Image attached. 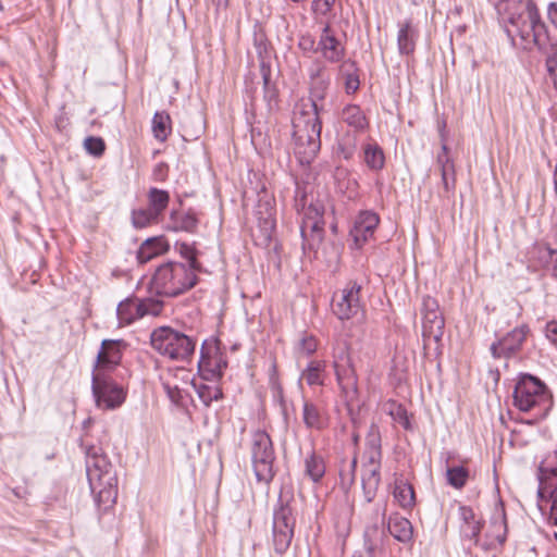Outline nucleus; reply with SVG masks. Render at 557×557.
<instances>
[{
	"label": "nucleus",
	"instance_id": "nucleus-1",
	"mask_svg": "<svg viewBox=\"0 0 557 557\" xmlns=\"http://www.w3.org/2000/svg\"><path fill=\"white\" fill-rule=\"evenodd\" d=\"M507 34L524 50L537 48L547 55L548 75L557 89V48L552 40L545 23L542 21L535 3L531 0L515 3L508 13Z\"/></svg>",
	"mask_w": 557,
	"mask_h": 557
},
{
	"label": "nucleus",
	"instance_id": "nucleus-2",
	"mask_svg": "<svg viewBox=\"0 0 557 557\" xmlns=\"http://www.w3.org/2000/svg\"><path fill=\"white\" fill-rule=\"evenodd\" d=\"M321 71L320 69L317 74H311L312 84H315L311 88V98L301 100L293 119L294 150L301 164H309L321 147L322 125L315 101L324 97V83L317 81Z\"/></svg>",
	"mask_w": 557,
	"mask_h": 557
},
{
	"label": "nucleus",
	"instance_id": "nucleus-3",
	"mask_svg": "<svg viewBox=\"0 0 557 557\" xmlns=\"http://www.w3.org/2000/svg\"><path fill=\"white\" fill-rule=\"evenodd\" d=\"M99 450L94 447L87 450L86 472L97 506L107 509L116 500L117 478L108 458Z\"/></svg>",
	"mask_w": 557,
	"mask_h": 557
},
{
	"label": "nucleus",
	"instance_id": "nucleus-4",
	"mask_svg": "<svg viewBox=\"0 0 557 557\" xmlns=\"http://www.w3.org/2000/svg\"><path fill=\"white\" fill-rule=\"evenodd\" d=\"M197 283L193 269L181 262H166L154 271L149 289L159 296L175 297L194 287Z\"/></svg>",
	"mask_w": 557,
	"mask_h": 557
},
{
	"label": "nucleus",
	"instance_id": "nucleus-5",
	"mask_svg": "<svg viewBox=\"0 0 557 557\" xmlns=\"http://www.w3.org/2000/svg\"><path fill=\"white\" fill-rule=\"evenodd\" d=\"M152 348L163 357L174 361L186 362L196 349V339L170 326H160L150 335Z\"/></svg>",
	"mask_w": 557,
	"mask_h": 557
},
{
	"label": "nucleus",
	"instance_id": "nucleus-6",
	"mask_svg": "<svg viewBox=\"0 0 557 557\" xmlns=\"http://www.w3.org/2000/svg\"><path fill=\"white\" fill-rule=\"evenodd\" d=\"M513 404L520 411L537 410L536 416L545 417L552 406V396L537 377L522 374L513 391Z\"/></svg>",
	"mask_w": 557,
	"mask_h": 557
},
{
	"label": "nucleus",
	"instance_id": "nucleus-7",
	"mask_svg": "<svg viewBox=\"0 0 557 557\" xmlns=\"http://www.w3.org/2000/svg\"><path fill=\"white\" fill-rule=\"evenodd\" d=\"M251 460L257 480L270 483L275 475V453L272 440L265 431L259 430L252 435Z\"/></svg>",
	"mask_w": 557,
	"mask_h": 557
},
{
	"label": "nucleus",
	"instance_id": "nucleus-8",
	"mask_svg": "<svg viewBox=\"0 0 557 557\" xmlns=\"http://www.w3.org/2000/svg\"><path fill=\"white\" fill-rule=\"evenodd\" d=\"M333 367L337 383L347 401L357 398V376L351 364L349 347L346 343L337 345L333 350Z\"/></svg>",
	"mask_w": 557,
	"mask_h": 557
},
{
	"label": "nucleus",
	"instance_id": "nucleus-9",
	"mask_svg": "<svg viewBox=\"0 0 557 557\" xmlns=\"http://www.w3.org/2000/svg\"><path fill=\"white\" fill-rule=\"evenodd\" d=\"M296 519L289 503L280 499L277 508L273 513V545L278 554L285 553L293 540Z\"/></svg>",
	"mask_w": 557,
	"mask_h": 557
},
{
	"label": "nucleus",
	"instance_id": "nucleus-10",
	"mask_svg": "<svg viewBox=\"0 0 557 557\" xmlns=\"http://www.w3.org/2000/svg\"><path fill=\"white\" fill-rule=\"evenodd\" d=\"M362 284L349 281L343 289L335 293L332 301V311L339 320H350L363 311L360 299Z\"/></svg>",
	"mask_w": 557,
	"mask_h": 557
},
{
	"label": "nucleus",
	"instance_id": "nucleus-11",
	"mask_svg": "<svg viewBox=\"0 0 557 557\" xmlns=\"http://www.w3.org/2000/svg\"><path fill=\"white\" fill-rule=\"evenodd\" d=\"M508 527L504 505L497 503L490 518L483 540L479 537V546L484 552H499L507 540Z\"/></svg>",
	"mask_w": 557,
	"mask_h": 557
},
{
	"label": "nucleus",
	"instance_id": "nucleus-12",
	"mask_svg": "<svg viewBox=\"0 0 557 557\" xmlns=\"http://www.w3.org/2000/svg\"><path fill=\"white\" fill-rule=\"evenodd\" d=\"M160 311L161 302L159 301L152 299L139 300L137 298H126L117 305L116 317L119 325L125 326L145 315H158Z\"/></svg>",
	"mask_w": 557,
	"mask_h": 557
},
{
	"label": "nucleus",
	"instance_id": "nucleus-13",
	"mask_svg": "<svg viewBox=\"0 0 557 557\" xmlns=\"http://www.w3.org/2000/svg\"><path fill=\"white\" fill-rule=\"evenodd\" d=\"M421 314L424 341L440 342L444 334L445 320L437 300L431 296L423 297Z\"/></svg>",
	"mask_w": 557,
	"mask_h": 557
},
{
	"label": "nucleus",
	"instance_id": "nucleus-14",
	"mask_svg": "<svg viewBox=\"0 0 557 557\" xmlns=\"http://www.w3.org/2000/svg\"><path fill=\"white\" fill-rule=\"evenodd\" d=\"M92 393L98 407L115 409L125 400V392L111 379L99 373L92 376Z\"/></svg>",
	"mask_w": 557,
	"mask_h": 557
},
{
	"label": "nucleus",
	"instance_id": "nucleus-15",
	"mask_svg": "<svg viewBox=\"0 0 557 557\" xmlns=\"http://www.w3.org/2000/svg\"><path fill=\"white\" fill-rule=\"evenodd\" d=\"M382 450L366 449L362 465V490L368 503L372 502L381 482Z\"/></svg>",
	"mask_w": 557,
	"mask_h": 557
},
{
	"label": "nucleus",
	"instance_id": "nucleus-16",
	"mask_svg": "<svg viewBox=\"0 0 557 557\" xmlns=\"http://www.w3.org/2000/svg\"><path fill=\"white\" fill-rule=\"evenodd\" d=\"M220 345L216 338L206 339L201 345L198 366L201 371L208 372L211 376H221L227 367L226 356Z\"/></svg>",
	"mask_w": 557,
	"mask_h": 557
},
{
	"label": "nucleus",
	"instance_id": "nucleus-17",
	"mask_svg": "<svg viewBox=\"0 0 557 557\" xmlns=\"http://www.w3.org/2000/svg\"><path fill=\"white\" fill-rule=\"evenodd\" d=\"M529 333V326L527 324H522L494 342L490 347L493 358L499 359L515 357L521 350Z\"/></svg>",
	"mask_w": 557,
	"mask_h": 557
},
{
	"label": "nucleus",
	"instance_id": "nucleus-18",
	"mask_svg": "<svg viewBox=\"0 0 557 557\" xmlns=\"http://www.w3.org/2000/svg\"><path fill=\"white\" fill-rule=\"evenodd\" d=\"M317 51L325 61L331 63H338L346 55L344 44L335 36L329 22L324 24L319 36Z\"/></svg>",
	"mask_w": 557,
	"mask_h": 557
},
{
	"label": "nucleus",
	"instance_id": "nucleus-19",
	"mask_svg": "<svg viewBox=\"0 0 557 557\" xmlns=\"http://www.w3.org/2000/svg\"><path fill=\"white\" fill-rule=\"evenodd\" d=\"M379 223L380 218L375 212L367 210L359 213L351 231V235L358 247H361L373 236Z\"/></svg>",
	"mask_w": 557,
	"mask_h": 557
},
{
	"label": "nucleus",
	"instance_id": "nucleus-20",
	"mask_svg": "<svg viewBox=\"0 0 557 557\" xmlns=\"http://www.w3.org/2000/svg\"><path fill=\"white\" fill-rule=\"evenodd\" d=\"M460 518V534L465 539L472 540L474 544H479V535L483 528V522L476 517L474 510L469 507L461 505L458 509Z\"/></svg>",
	"mask_w": 557,
	"mask_h": 557
},
{
	"label": "nucleus",
	"instance_id": "nucleus-21",
	"mask_svg": "<svg viewBox=\"0 0 557 557\" xmlns=\"http://www.w3.org/2000/svg\"><path fill=\"white\" fill-rule=\"evenodd\" d=\"M436 164L441 172L443 187L446 193H449L456 185L455 164L445 143L442 145V151L436 157Z\"/></svg>",
	"mask_w": 557,
	"mask_h": 557
},
{
	"label": "nucleus",
	"instance_id": "nucleus-22",
	"mask_svg": "<svg viewBox=\"0 0 557 557\" xmlns=\"http://www.w3.org/2000/svg\"><path fill=\"white\" fill-rule=\"evenodd\" d=\"M336 189L348 199H355L358 196L359 184L352 173L344 168L336 166L333 173Z\"/></svg>",
	"mask_w": 557,
	"mask_h": 557
},
{
	"label": "nucleus",
	"instance_id": "nucleus-23",
	"mask_svg": "<svg viewBox=\"0 0 557 557\" xmlns=\"http://www.w3.org/2000/svg\"><path fill=\"white\" fill-rule=\"evenodd\" d=\"M123 341L104 339L98 354V364L101 368H111L119 364L122 358Z\"/></svg>",
	"mask_w": 557,
	"mask_h": 557
},
{
	"label": "nucleus",
	"instance_id": "nucleus-24",
	"mask_svg": "<svg viewBox=\"0 0 557 557\" xmlns=\"http://www.w3.org/2000/svg\"><path fill=\"white\" fill-rule=\"evenodd\" d=\"M302 421L307 429L323 430L327 426V418L322 408L311 401H305L302 406Z\"/></svg>",
	"mask_w": 557,
	"mask_h": 557
},
{
	"label": "nucleus",
	"instance_id": "nucleus-25",
	"mask_svg": "<svg viewBox=\"0 0 557 557\" xmlns=\"http://www.w3.org/2000/svg\"><path fill=\"white\" fill-rule=\"evenodd\" d=\"M417 38L418 29L414 27L411 20L399 24L397 45L401 54H411L414 51Z\"/></svg>",
	"mask_w": 557,
	"mask_h": 557
},
{
	"label": "nucleus",
	"instance_id": "nucleus-26",
	"mask_svg": "<svg viewBox=\"0 0 557 557\" xmlns=\"http://www.w3.org/2000/svg\"><path fill=\"white\" fill-rule=\"evenodd\" d=\"M320 222H301L300 233L302 237L304 247H308L311 250H315L320 247L324 237V224Z\"/></svg>",
	"mask_w": 557,
	"mask_h": 557
},
{
	"label": "nucleus",
	"instance_id": "nucleus-27",
	"mask_svg": "<svg viewBox=\"0 0 557 557\" xmlns=\"http://www.w3.org/2000/svg\"><path fill=\"white\" fill-rule=\"evenodd\" d=\"M388 532L391 535L404 544H408L413 537V528L411 522L398 515H393L388 519Z\"/></svg>",
	"mask_w": 557,
	"mask_h": 557
},
{
	"label": "nucleus",
	"instance_id": "nucleus-28",
	"mask_svg": "<svg viewBox=\"0 0 557 557\" xmlns=\"http://www.w3.org/2000/svg\"><path fill=\"white\" fill-rule=\"evenodd\" d=\"M169 248L163 237H152L146 239L137 251V259L140 263H146L152 258L165 252Z\"/></svg>",
	"mask_w": 557,
	"mask_h": 557
},
{
	"label": "nucleus",
	"instance_id": "nucleus-29",
	"mask_svg": "<svg viewBox=\"0 0 557 557\" xmlns=\"http://www.w3.org/2000/svg\"><path fill=\"white\" fill-rule=\"evenodd\" d=\"M384 531L377 525L369 527L364 532V549L368 557H383Z\"/></svg>",
	"mask_w": 557,
	"mask_h": 557
},
{
	"label": "nucleus",
	"instance_id": "nucleus-30",
	"mask_svg": "<svg viewBox=\"0 0 557 557\" xmlns=\"http://www.w3.org/2000/svg\"><path fill=\"white\" fill-rule=\"evenodd\" d=\"M342 120L354 127L356 133L362 132L368 127V120L357 104H348L342 111Z\"/></svg>",
	"mask_w": 557,
	"mask_h": 557
},
{
	"label": "nucleus",
	"instance_id": "nucleus-31",
	"mask_svg": "<svg viewBox=\"0 0 557 557\" xmlns=\"http://www.w3.org/2000/svg\"><path fill=\"white\" fill-rule=\"evenodd\" d=\"M363 161L372 171H381L385 164V156L382 148L376 143L363 145Z\"/></svg>",
	"mask_w": 557,
	"mask_h": 557
},
{
	"label": "nucleus",
	"instance_id": "nucleus-32",
	"mask_svg": "<svg viewBox=\"0 0 557 557\" xmlns=\"http://www.w3.org/2000/svg\"><path fill=\"white\" fill-rule=\"evenodd\" d=\"M305 474L312 481L319 482L325 474V462L322 456L315 451H311L306 456L305 460Z\"/></svg>",
	"mask_w": 557,
	"mask_h": 557
},
{
	"label": "nucleus",
	"instance_id": "nucleus-33",
	"mask_svg": "<svg viewBox=\"0 0 557 557\" xmlns=\"http://www.w3.org/2000/svg\"><path fill=\"white\" fill-rule=\"evenodd\" d=\"M394 497L404 509L413 507L416 503L413 487L405 480H397L395 482Z\"/></svg>",
	"mask_w": 557,
	"mask_h": 557
},
{
	"label": "nucleus",
	"instance_id": "nucleus-34",
	"mask_svg": "<svg viewBox=\"0 0 557 557\" xmlns=\"http://www.w3.org/2000/svg\"><path fill=\"white\" fill-rule=\"evenodd\" d=\"M148 207L159 218L163 214L170 202V194L166 190L151 187L147 194Z\"/></svg>",
	"mask_w": 557,
	"mask_h": 557
},
{
	"label": "nucleus",
	"instance_id": "nucleus-35",
	"mask_svg": "<svg viewBox=\"0 0 557 557\" xmlns=\"http://www.w3.org/2000/svg\"><path fill=\"white\" fill-rule=\"evenodd\" d=\"M172 132L171 117L164 112H156L152 119V133L157 140L165 141Z\"/></svg>",
	"mask_w": 557,
	"mask_h": 557
},
{
	"label": "nucleus",
	"instance_id": "nucleus-36",
	"mask_svg": "<svg viewBox=\"0 0 557 557\" xmlns=\"http://www.w3.org/2000/svg\"><path fill=\"white\" fill-rule=\"evenodd\" d=\"M171 230L177 232V231H184L193 233L197 228L198 219L196 214L191 211H188L182 215H177L175 211L171 213Z\"/></svg>",
	"mask_w": 557,
	"mask_h": 557
},
{
	"label": "nucleus",
	"instance_id": "nucleus-37",
	"mask_svg": "<svg viewBox=\"0 0 557 557\" xmlns=\"http://www.w3.org/2000/svg\"><path fill=\"white\" fill-rule=\"evenodd\" d=\"M324 370L325 363L323 361H311L302 371L301 379L310 386L323 385Z\"/></svg>",
	"mask_w": 557,
	"mask_h": 557
},
{
	"label": "nucleus",
	"instance_id": "nucleus-38",
	"mask_svg": "<svg viewBox=\"0 0 557 557\" xmlns=\"http://www.w3.org/2000/svg\"><path fill=\"white\" fill-rule=\"evenodd\" d=\"M469 479V470L462 466L447 467L446 481L456 490L462 488Z\"/></svg>",
	"mask_w": 557,
	"mask_h": 557
},
{
	"label": "nucleus",
	"instance_id": "nucleus-39",
	"mask_svg": "<svg viewBox=\"0 0 557 557\" xmlns=\"http://www.w3.org/2000/svg\"><path fill=\"white\" fill-rule=\"evenodd\" d=\"M159 216L150 208L134 209L132 211V223L136 228H144L159 222Z\"/></svg>",
	"mask_w": 557,
	"mask_h": 557
},
{
	"label": "nucleus",
	"instance_id": "nucleus-40",
	"mask_svg": "<svg viewBox=\"0 0 557 557\" xmlns=\"http://www.w3.org/2000/svg\"><path fill=\"white\" fill-rule=\"evenodd\" d=\"M539 259L552 275L557 280V249H553L547 245H541L536 248Z\"/></svg>",
	"mask_w": 557,
	"mask_h": 557
},
{
	"label": "nucleus",
	"instance_id": "nucleus-41",
	"mask_svg": "<svg viewBox=\"0 0 557 557\" xmlns=\"http://www.w3.org/2000/svg\"><path fill=\"white\" fill-rule=\"evenodd\" d=\"M358 147L357 133H347L338 140V153L345 159L349 160L354 157Z\"/></svg>",
	"mask_w": 557,
	"mask_h": 557
},
{
	"label": "nucleus",
	"instance_id": "nucleus-42",
	"mask_svg": "<svg viewBox=\"0 0 557 557\" xmlns=\"http://www.w3.org/2000/svg\"><path fill=\"white\" fill-rule=\"evenodd\" d=\"M196 391L206 407H209L212 401L222 398L221 389L214 385L199 384L196 386Z\"/></svg>",
	"mask_w": 557,
	"mask_h": 557
},
{
	"label": "nucleus",
	"instance_id": "nucleus-43",
	"mask_svg": "<svg viewBox=\"0 0 557 557\" xmlns=\"http://www.w3.org/2000/svg\"><path fill=\"white\" fill-rule=\"evenodd\" d=\"M323 214L324 206L322 202H310L305 209L302 222L311 220L312 222H320L319 224H324Z\"/></svg>",
	"mask_w": 557,
	"mask_h": 557
},
{
	"label": "nucleus",
	"instance_id": "nucleus-44",
	"mask_svg": "<svg viewBox=\"0 0 557 557\" xmlns=\"http://www.w3.org/2000/svg\"><path fill=\"white\" fill-rule=\"evenodd\" d=\"M84 147L88 153L94 157H101L106 150V144L102 138L89 136L84 140Z\"/></svg>",
	"mask_w": 557,
	"mask_h": 557
},
{
	"label": "nucleus",
	"instance_id": "nucleus-45",
	"mask_svg": "<svg viewBox=\"0 0 557 557\" xmlns=\"http://www.w3.org/2000/svg\"><path fill=\"white\" fill-rule=\"evenodd\" d=\"M366 449H381V433L376 424L372 423L366 437Z\"/></svg>",
	"mask_w": 557,
	"mask_h": 557
},
{
	"label": "nucleus",
	"instance_id": "nucleus-46",
	"mask_svg": "<svg viewBox=\"0 0 557 557\" xmlns=\"http://www.w3.org/2000/svg\"><path fill=\"white\" fill-rule=\"evenodd\" d=\"M336 0H313L311 4L315 16H326L333 9Z\"/></svg>",
	"mask_w": 557,
	"mask_h": 557
},
{
	"label": "nucleus",
	"instance_id": "nucleus-47",
	"mask_svg": "<svg viewBox=\"0 0 557 557\" xmlns=\"http://www.w3.org/2000/svg\"><path fill=\"white\" fill-rule=\"evenodd\" d=\"M394 409H391L389 413L393 416L394 420L401 424L405 429H409L410 422L407 416L406 409L400 405H392Z\"/></svg>",
	"mask_w": 557,
	"mask_h": 557
},
{
	"label": "nucleus",
	"instance_id": "nucleus-48",
	"mask_svg": "<svg viewBox=\"0 0 557 557\" xmlns=\"http://www.w3.org/2000/svg\"><path fill=\"white\" fill-rule=\"evenodd\" d=\"M318 344L313 336H304L298 343V350L305 355H311L317 350Z\"/></svg>",
	"mask_w": 557,
	"mask_h": 557
},
{
	"label": "nucleus",
	"instance_id": "nucleus-49",
	"mask_svg": "<svg viewBox=\"0 0 557 557\" xmlns=\"http://www.w3.org/2000/svg\"><path fill=\"white\" fill-rule=\"evenodd\" d=\"M553 474L557 476V469L553 470ZM552 506L548 516V524L557 527V486L550 493Z\"/></svg>",
	"mask_w": 557,
	"mask_h": 557
},
{
	"label": "nucleus",
	"instance_id": "nucleus-50",
	"mask_svg": "<svg viewBox=\"0 0 557 557\" xmlns=\"http://www.w3.org/2000/svg\"><path fill=\"white\" fill-rule=\"evenodd\" d=\"M357 457H354L347 469L341 470V478L344 483L352 484L356 476Z\"/></svg>",
	"mask_w": 557,
	"mask_h": 557
},
{
	"label": "nucleus",
	"instance_id": "nucleus-51",
	"mask_svg": "<svg viewBox=\"0 0 557 557\" xmlns=\"http://www.w3.org/2000/svg\"><path fill=\"white\" fill-rule=\"evenodd\" d=\"M317 44L318 42H315L314 38L311 35H302L299 38L298 47L304 52H308V53L314 52V53H318V51H317Z\"/></svg>",
	"mask_w": 557,
	"mask_h": 557
},
{
	"label": "nucleus",
	"instance_id": "nucleus-52",
	"mask_svg": "<svg viewBox=\"0 0 557 557\" xmlns=\"http://www.w3.org/2000/svg\"><path fill=\"white\" fill-rule=\"evenodd\" d=\"M360 86L359 76L356 73H347L345 75V90L347 94H355Z\"/></svg>",
	"mask_w": 557,
	"mask_h": 557
},
{
	"label": "nucleus",
	"instance_id": "nucleus-53",
	"mask_svg": "<svg viewBox=\"0 0 557 557\" xmlns=\"http://www.w3.org/2000/svg\"><path fill=\"white\" fill-rule=\"evenodd\" d=\"M163 387L171 401H173L174 404H178L182 400L183 396L178 386H172L169 382H164Z\"/></svg>",
	"mask_w": 557,
	"mask_h": 557
},
{
	"label": "nucleus",
	"instance_id": "nucleus-54",
	"mask_svg": "<svg viewBox=\"0 0 557 557\" xmlns=\"http://www.w3.org/2000/svg\"><path fill=\"white\" fill-rule=\"evenodd\" d=\"M547 339L557 347V321H549L545 326Z\"/></svg>",
	"mask_w": 557,
	"mask_h": 557
},
{
	"label": "nucleus",
	"instance_id": "nucleus-55",
	"mask_svg": "<svg viewBox=\"0 0 557 557\" xmlns=\"http://www.w3.org/2000/svg\"><path fill=\"white\" fill-rule=\"evenodd\" d=\"M181 252L184 255L185 258H187L189 260V265H187V267L189 269H193V271L195 272V270L197 268L196 267L197 260H196L193 249H190L187 245L184 244L181 247Z\"/></svg>",
	"mask_w": 557,
	"mask_h": 557
},
{
	"label": "nucleus",
	"instance_id": "nucleus-56",
	"mask_svg": "<svg viewBox=\"0 0 557 557\" xmlns=\"http://www.w3.org/2000/svg\"><path fill=\"white\" fill-rule=\"evenodd\" d=\"M548 18L552 24L557 28V3L553 2L548 7Z\"/></svg>",
	"mask_w": 557,
	"mask_h": 557
},
{
	"label": "nucleus",
	"instance_id": "nucleus-57",
	"mask_svg": "<svg viewBox=\"0 0 557 557\" xmlns=\"http://www.w3.org/2000/svg\"><path fill=\"white\" fill-rule=\"evenodd\" d=\"M273 389H274V396L282 400V398H283V391H282V387L280 386V384L274 382L273 383Z\"/></svg>",
	"mask_w": 557,
	"mask_h": 557
},
{
	"label": "nucleus",
	"instance_id": "nucleus-58",
	"mask_svg": "<svg viewBox=\"0 0 557 557\" xmlns=\"http://www.w3.org/2000/svg\"><path fill=\"white\" fill-rule=\"evenodd\" d=\"M554 186H557V163L554 170Z\"/></svg>",
	"mask_w": 557,
	"mask_h": 557
},
{
	"label": "nucleus",
	"instance_id": "nucleus-59",
	"mask_svg": "<svg viewBox=\"0 0 557 557\" xmlns=\"http://www.w3.org/2000/svg\"><path fill=\"white\" fill-rule=\"evenodd\" d=\"M264 84L267 85L269 83V76L267 74H263Z\"/></svg>",
	"mask_w": 557,
	"mask_h": 557
},
{
	"label": "nucleus",
	"instance_id": "nucleus-60",
	"mask_svg": "<svg viewBox=\"0 0 557 557\" xmlns=\"http://www.w3.org/2000/svg\"><path fill=\"white\" fill-rule=\"evenodd\" d=\"M358 438H359V437H358V435H355V436H354V442H355V443H357V442H358Z\"/></svg>",
	"mask_w": 557,
	"mask_h": 557
},
{
	"label": "nucleus",
	"instance_id": "nucleus-61",
	"mask_svg": "<svg viewBox=\"0 0 557 557\" xmlns=\"http://www.w3.org/2000/svg\"><path fill=\"white\" fill-rule=\"evenodd\" d=\"M554 189H555V195L557 197V186H554Z\"/></svg>",
	"mask_w": 557,
	"mask_h": 557
},
{
	"label": "nucleus",
	"instance_id": "nucleus-62",
	"mask_svg": "<svg viewBox=\"0 0 557 557\" xmlns=\"http://www.w3.org/2000/svg\"><path fill=\"white\" fill-rule=\"evenodd\" d=\"M554 537L557 540V532L554 533Z\"/></svg>",
	"mask_w": 557,
	"mask_h": 557
}]
</instances>
